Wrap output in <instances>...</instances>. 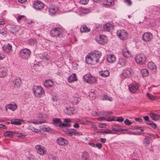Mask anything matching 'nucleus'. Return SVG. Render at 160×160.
<instances>
[{"label": "nucleus", "instance_id": "1", "mask_svg": "<svg viewBox=\"0 0 160 160\" xmlns=\"http://www.w3.org/2000/svg\"><path fill=\"white\" fill-rule=\"evenodd\" d=\"M101 56V52L95 51L94 52L89 53L86 56V61L88 64L94 65L98 62Z\"/></svg>", "mask_w": 160, "mask_h": 160}, {"label": "nucleus", "instance_id": "2", "mask_svg": "<svg viewBox=\"0 0 160 160\" xmlns=\"http://www.w3.org/2000/svg\"><path fill=\"white\" fill-rule=\"evenodd\" d=\"M63 30L60 28H54L50 30V36L53 37L57 38L58 37L61 38L63 37Z\"/></svg>", "mask_w": 160, "mask_h": 160}, {"label": "nucleus", "instance_id": "3", "mask_svg": "<svg viewBox=\"0 0 160 160\" xmlns=\"http://www.w3.org/2000/svg\"><path fill=\"white\" fill-rule=\"evenodd\" d=\"M83 79L85 82L91 84L96 83L97 82L96 77L89 74L84 75L83 77Z\"/></svg>", "mask_w": 160, "mask_h": 160}, {"label": "nucleus", "instance_id": "4", "mask_svg": "<svg viewBox=\"0 0 160 160\" xmlns=\"http://www.w3.org/2000/svg\"><path fill=\"white\" fill-rule=\"evenodd\" d=\"M32 90L34 94L37 97H41L44 93L42 88L40 86H34Z\"/></svg>", "mask_w": 160, "mask_h": 160}, {"label": "nucleus", "instance_id": "5", "mask_svg": "<svg viewBox=\"0 0 160 160\" xmlns=\"http://www.w3.org/2000/svg\"><path fill=\"white\" fill-rule=\"evenodd\" d=\"M136 62L140 64H144L146 62L147 57L143 54H140L136 55L135 58Z\"/></svg>", "mask_w": 160, "mask_h": 160}, {"label": "nucleus", "instance_id": "6", "mask_svg": "<svg viewBox=\"0 0 160 160\" xmlns=\"http://www.w3.org/2000/svg\"><path fill=\"white\" fill-rule=\"evenodd\" d=\"M31 51L27 48H24L21 50L20 55L21 58L24 59H27L30 56Z\"/></svg>", "mask_w": 160, "mask_h": 160}, {"label": "nucleus", "instance_id": "7", "mask_svg": "<svg viewBox=\"0 0 160 160\" xmlns=\"http://www.w3.org/2000/svg\"><path fill=\"white\" fill-rule=\"evenodd\" d=\"M117 34L119 38L121 40H124L127 38L128 35V33L123 30L121 29L117 31Z\"/></svg>", "mask_w": 160, "mask_h": 160}, {"label": "nucleus", "instance_id": "8", "mask_svg": "<svg viewBox=\"0 0 160 160\" xmlns=\"http://www.w3.org/2000/svg\"><path fill=\"white\" fill-rule=\"evenodd\" d=\"M35 148L37 152L42 155H45L47 152L46 149L43 146L40 145H37Z\"/></svg>", "mask_w": 160, "mask_h": 160}, {"label": "nucleus", "instance_id": "9", "mask_svg": "<svg viewBox=\"0 0 160 160\" xmlns=\"http://www.w3.org/2000/svg\"><path fill=\"white\" fill-rule=\"evenodd\" d=\"M44 6V4L40 1H35L33 3V7L36 9H42L43 8Z\"/></svg>", "mask_w": 160, "mask_h": 160}, {"label": "nucleus", "instance_id": "10", "mask_svg": "<svg viewBox=\"0 0 160 160\" xmlns=\"http://www.w3.org/2000/svg\"><path fill=\"white\" fill-rule=\"evenodd\" d=\"M152 34L149 32L145 33L142 36V39L145 42H149L152 39Z\"/></svg>", "mask_w": 160, "mask_h": 160}, {"label": "nucleus", "instance_id": "11", "mask_svg": "<svg viewBox=\"0 0 160 160\" xmlns=\"http://www.w3.org/2000/svg\"><path fill=\"white\" fill-rule=\"evenodd\" d=\"M122 74L124 78L130 76L131 74V69L130 68L124 69L122 73Z\"/></svg>", "mask_w": 160, "mask_h": 160}, {"label": "nucleus", "instance_id": "12", "mask_svg": "<svg viewBox=\"0 0 160 160\" xmlns=\"http://www.w3.org/2000/svg\"><path fill=\"white\" fill-rule=\"evenodd\" d=\"M23 122V120L19 119H12L11 120V123L16 125H20Z\"/></svg>", "mask_w": 160, "mask_h": 160}, {"label": "nucleus", "instance_id": "13", "mask_svg": "<svg viewBox=\"0 0 160 160\" xmlns=\"http://www.w3.org/2000/svg\"><path fill=\"white\" fill-rule=\"evenodd\" d=\"M57 142L59 145L61 146H63L68 144L67 140L62 138H58Z\"/></svg>", "mask_w": 160, "mask_h": 160}, {"label": "nucleus", "instance_id": "14", "mask_svg": "<svg viewBox=\"0 0 160 160\" xmlns=\"http://www.w3.org/2000/svg\"><path fill=\"white\" fill-rule=\"evenodd\" d=\"M48 10L49 14L51 15H54L58 10L57 7L53 5L51 6L49 8Z\"/></svg>", "mask_w": 160, "mask_h": 160}, {"label": "nucleus", "instance_id": "15", "mask_svg": "<svg viewBox=\"0 0 160 160\" xmlns=\"http://www.w3.org/2000/svg\"><path fill=\"white\" fill-rule=\"evenodd\" d=\"M113 25L110 23H107L103 25V28L104 31H109L111 29H113Z\"/></svg>", "mask_w": 160, "mask_h": 160}, {"label": "nucleus", "instance_id": "16", "mask_svg": "<svg viewBox=\"0 0 160 160\" xmlns=\"http://www.w3.org/2000/svg\"><path fill=\"white\" fill-rule=\"evenodd\" d=\"M122 53L123 56L126 58H129L131 56L130 52L126 48L122 49Z\"/></svg>", "mask_w": 160, "mask_h": 160}, {"label": "nucleus", "instance_id": "17", "mask_svg": "<svg viewBox=\"0 0 160 160\" xmlns=\"http://www.w3.org/2000/svg\"><path fill=\"white\" fill-rule=\"evenodd\" d=\"M107 60L110 63L113 62L115 60V57L113 54L108 55L107 56Z\"/></svg>", "mask_w": 160, "mask_h": 160}, {"label": "nucleus", "instance_id": "18", "mask_svg": "<svg viewBox=\"0 0 160 160\" xmlns=\"http://www.w3.org/2000/svg\"><path fill=\"white\" fill-rule=\"evenodd\" d=\"M126 63V60L123 58H121L119 59L118 62V65L119 67L124 66Z\"/></svg>", "mask_w": 160, "mask_h": 160}, {"label": "nucleus", "instance_id": "19", "mask_svg": "<svg viewBox=\"0 0 160 160\" xmlns=\"http://www.w3.org/2000/svg\"><path fill=\"white\" fill-rule=\"evenodd\" d=\"M66 109L65 110V112L66 113H67L68 114L70 115L71 114H73L75 113V111L74 109L72 108H66Z\"/></svg>", "mask_w": 160, "mask_h": 160}, {"label": "nucleus", "instance_id": "20", "mask_svg": "<svg viewBox=\"0 0 160 160\" xmlns=\"http://www.w3.org/2000/svg\"><path fill=\"white\" fill-rule=\"evenodd\" d=\"M129 88L130 92L134 93L138 90V87L137 85L135 86L133 84H130L129 86Z\"/></svg>", "mask_w": 160, "mask_h": 160}, {"label": "nucleus", "instance_id": "21", "mask_svg": "<svg viewBox=\"0 0 160 160\" xmlns=\"http://www.w3.org/2000/svg\"><path fill=\"white\" fill-rule=\"evenodd\" d=\"M21 83V80L20 78L15 79L13 81V84L14 87L16 88H18Z\"/></svg>", "mask_w": 160, "mask_h": 160}, {"label": "nucleus", "instance_id": "22", "mask_svg": "<svg viewBox=\"0 0 160 160\" xmlns=\"http://www.w3.org/2000/svg\"><path fill=\"white\" fill-rule=\"evenodd\" d=\"M3 50L6 52H9L12 50V46L10 44L4 45L2 47Z\"/></svg>", "mask_w": 160, "mask_h": 160}, {"label": "nucleus", "instance_id": "23", "mask_svg": "<svg viewBox=\"0 0 160 160\" xmlns=\"http://www.w3.org/2000/svg\"><path fill=\"white\" fill-rule=\"evenodd\" d=\"M7 74V69L4 67L0 68V77H4Z\"/></svg>", "mask_w": 160, "mask_h": 160}, {"label": "nucleus", "instance_id": "24", "mask_svg": "<svg viewBox=\"0 0 160 160\" xmlns=\"http://www.w3.org/2000/svg\"><path fill=\"white\" fill-rule=\"evenodd\" d=\"M28 122L34 123L36 124H40L42 123H45L46 122V120H42L40 121H38V120H35L34 121L30 120L28 121Z\"/></svg>", "mask_w": 160, "mask_h": 160}, {"label": "nucleus", "instance_id": "25", "mask_svg": "<svg viewBox=\"0 0 160 160\" xmlns=\"http://www.w3.org/2000/svg\"><path fill=\"white\" fill-rule=\"evenodd\" d=\"M77 81V78L76 74L75 73H73L68 78V81L69 82H72L74 81Z\"/></svg>", "mask_w": 160, "mask_h": 160}, {"label": "nucleus", "instance_id": "26", "mask_svg": "<svg viewBox=\"0 0 160 160\" xmlns=\"http://www.w3.org/2000/svg\"><path fill=\"white\" fill-rule=\"evenodd\" d=\"M16 133V132H12L9 131H7L4 133V136L5 137L11 138L14 136Z\"/></svg>", "mask_w": 160, "mask_h": 160}, {"label": "nucleus", "instance_id": "27", "mask_svg": "<svg viewBox=\"0 0 160 160\" xmlns=\"http://www.w3.org/2000/svg\"><path fill=\"white\" fill-rule=\"evenodd\" d=\"M53 84V82L50 80H47L44 83L45 86L47 88L51 87Z\"/></svg>", "mask_w": 160, "mask_h": 160}, {"label": "nucleus", "instance_id": "28", "mask_svg": "<svg viewBox=\"0 0 160 160\" xmlns=\"http://www.w3.org/2000/svg\"><path fill=\"white\" fill-rule=\"evenodd\" d=\"M149 115L154 120H157L159 119L160 118V116L159 115L154 113L152 112H151L149 114Z\"/></svg>", "mask_w": 160, "mask_h": 160}, {"label": "nucleus", "instance_id": "29", "mask_svg": "<svg viewBox=\"0 0 160 160\" xmlns=\"http://www.w3.org/2000/svg\"><path fill=\"white\" fill-rule=\"evenodd\" d=\"M80 32H89L90 31V29L88 28L86 26L83 25L80 28Z\"/></svg>", "mask_w": 160, "mask_h": 160}, {"label": "nucleus", "instance_id": "30", "mask_svg": "<svg viewBox=\"0 0 160 160\" xmlns=\"http://www.w3.org/2000/svg\"><path fill=\"white\" fill-rule=\"evenodd\" d=\"M52 121L54 125L59 127L61 122L60 119V118H53L52 120Z\"/></svg>", "mask_w": 160, "mask_h": 160}, {"label": "nucleus", "instance_id": "31", "mask_svg": "<svg viewBox=\"0 0 160 160\" xmlns=\"http://www.w3.org/2000/svg\"><path fill=\"white\" fill-rule=\"evenodd\" d=\"M89 158V154L87 152H84L82 153V159L83 160H88Z\"/></svg>", "mask_w": 160, "mask_h": 160}, {"label": "nucleus", "instance_id": "32", "mask_svg": "<svg viewBox=\"0 0 160 160\" xmlns=\"http://www.w3.org/2000/svg\"><path fill=\"white\" fill-rule=\"evenodd\" d=\"M103 3L106 5L110 6L114 4V2L113 0H104Z\"/></svg>", "mask_w": 160, "mask_h": 160}, {"label": "nucleus", "instance_id": "33", "mask_svg": "<svg viewBox=\"0 0 160 160\" xmlns=\"http://www.w3.org/2000/svg\"><path fill=\"white\" fill-rule=\"evenodd\" d=\"M99 74L101 76L103 77H106L108 76L109 75V72L107 70L102 71L99 72Z\"/></svg>", "mask_w": 160, "mask_h": 160}, {"label": "nucleus", "instance_id": "34", "mask_svg": "<svg viewBox=\"0 0 160 160\" xmlns=\"http://www.w3.org/2000/svg\"><path fill=\"white\" fill-rule=\"evenodd\" d=\"M7 107L8 109L14 111L17 108V106L16 104H8L7 105Z\"/></svg>", "mask_w": 160, "mask_h": 160}, {"label": "nucleus", "instance_id": "35", "mask_svg": "<svg viewBox=\"0 0 160 160\" xmlns=\"http://www.w3.org/2000/svg\"><path fill=\"white\" fill-rule=\"evenodd\" d=\"M148 66L150 70H153L156 68L155 64L152 62H149L148 64Z\"/></svg>", "mask_w": 160, "mask_h": 160}, {"label": "nucleus", "instance_id": "36", "mask_svg": "<svg viewBox=\"0 0 160 160\" xmlns=\"http://www.w3.org/2000/svg\"><path fill=\"white\" fill-rule=\"evenodd\" d=\"M99 41L102 42L106 43L107 41V38L106 37L102 35H100L99 36Z\"/></svg>", "mask_w": 160, "mask_h": 160}, {"label": "nucleus", "instance_id": "37", "mask_svg": "<svg viewBox=\"0 0 160 160\" xmlns=\"http://www.w3.org/2000/svg\"><path fill=\"white\" fill-rule=\"evenodd\" d=\"M141 72L143 77H146L149 75L148 71L145 69H142Z\"/></svg>", "mask_w": 160, "mask_h": 160}, {"label": "nucleus", "instance_id": "38", "mask_svg": "<svg viewBox=\"0 0 160 160\" xmlns=\"http://www.w3.org/2000/svg\"><path fill=\"white\" fill-rule=\"evenodd\" d=\"M80 100V98L78 97H73L72 98V102L73 104H77Z\"/></svg>", "mask_w": 160, "mask_h": 160}, {"label": "nucleus", "instance_id": "39", "mask_svg": "<svg viewBox=\"0 0 160 160\" xmlns=\"http://www.w3.org/2000/svg\"><path fill=\"white\" fill-rule=\"evenodd\" d=\"M101 99L102 100H108L109 101H112V99L111 97H108L106 95H104L102 97V98Z\"/></svg>", "mask_w": 160, "mask_h": 160}, {"label": "nucleus", "instance_id": "40", "mask_svg": "<svg viewBox=\"0 0 160 160\" xmlns=\"http://www.w3.org/2000/svg\"><path fill=\"white\" fill-rule=\"evenodd\" d=\"M28 43L32 46H34L36 44L37 41L35 40L31 39L28 42Z\"/></svg>", "mask_w": 160, "mask_h": 160}, {"label": "nucleus", "instance_id": "41", "mask_svg": "<svg viewBox=\"0 0 160 160\" xmlns=\"http://www.w3.org/2000/svg\"><path fill=\"white\" fill-rule=\"evenodd\" d=\"M127 130H128V129H117L116 128H112V131H113L114 132H122L123 131H127Z\"/></svg>", "mask_w": 160, "mask_h": 160}, {"label": "nucleus", "instance_id": "42", "mask_svg": "<svg viewBox=\"0 0 160 160\" xmlns=\"http://www.w3.org/2000/svg\"><path fill=\"white\" fill-rule=\"evenodd\" d=\"M30 129H31L32 131L36 132H40L41 131L40 129H38L33 127H31Z\"/></svg>", "mask_w": 160, "mask_h": 160}, {"label": "nucleus", "instance_id": "43", "mask_svg": "<svg viewBox=\"0 0 160 160\" xmlns=\"http://www.w3.org/2000/svg\"><path fill=\"white\" fill-rule=\"evenodd\" d=\"M42 130L46 132L51 131H52V129L49 127H43L41 128Z\"/></svg>", "mask_w": 160, "mask_h": 160}, {"label": "nucleus", "instance_id": "44", "mask_svg": "<svg viewBox=\"0 0 160 160\" xmlns=\"http://www.w3.org/2000/svg\"><path fill=\"white\" fill-rule=\"evenodd\" d=\"M42 58L43 61L48 60L50 59V56L48 55H44L42 56Z\"/></svg>", "mask_w": 160, "mask_h": 160}, {"label": "nucleus", "instance_id": "45", "mask_svg": "<svg viewBox=\"0 0 160 160\" xmlns=\"http://www.w3.org/2000/svg\"><path fill=\"white\" fill-rule=\"evenodd\" d=\"M124 124L127 125H131L132 124V122L130 121L129 119H126L124 121Z\"/></svg>", "mask_w": 160, "mask_h": 160}, {"label": "nucleus", "instance_id": "46", "mask_svg": "<svg viewBox=\"0 0 160 160\" xmlns=\"http://www.w3.org/2000/svg\"><path fill=\"white\" fill-rule=\"evenodd\" d=\"M70 126V125L68 123H62V122H61V123L59 126L60 128L62 127H69Z\"/></svg>", "mask_w": 160, "mask_h": 160}, {"label": "nucleus", "instance_id": "47", "mask_svg": "<svg viewBox=\"0 0 160 160\" xmlns=\"http://www.w3.org/2000/svg\"><path fill=\"white\" fill-rule=\"evenodd\" d=\"M103 133L105 134H113L114 133L112 132L111 130L109 129H107L106 130L103 131Z\"/></svg>", "mask_w": 160, "mask_h": 160}, {"label": "nucleus", "instance_id": "48", "mask_svg": "<svg viewBox=\"0 0 160 160\" xmlns=\"http://www.w3.org/2000/svg\"><path fill=\"white\" fill-rule=\"evenodd\" d=\"M147 97L149 98L150 99H152L155 98V97L154 96L149 93H147Z\"/></svg>", "mask_w": 160, "mask_h": 160}, {"label": "nucleus", "instance_id": "49", "mask_svg": "<svg viewBox=\"0 0 160 160\" xmlns=\"http://www.w3.org/2000/svg\"><path fill=\"white\" fill-rule=\"evenodd\" d=\"M143 142L144 143L147 144V145H149L150 143V140L147 138H145L143 139Z\"/></svg>", "mask_w": 160, "mask_h": 160}, {"label": "nucleus", "instance_id": "50", "mask_svg": "<svg viewBox=\"0 0 160 160\" xmlns=\"http://www.w3.org/2000/svg\"><path fill=\"white\" fill-rule=\"evenodd\" d=\"M141 128L140 127H138V126H131V128L132 129H138V130H140L141 131H143V129H140Z\"/></svg>", "mask_w": 160, "mask_h": 160}, {"label": "nucleus", "instance_id": "51", "mask_svg": "<svg viewBox=\"0 0 160 160\" xmlns=\"http://www.w3.org/2000/svg\"><path fill=\"white\" fill-rule=\"evenodd\" d=\"M72 135H79V133L77 132L76 131L75 129H73L72 131Z\"/></svg>", "mask_w": 160, "mask_h": 160}, {"label": "nucleus", "instance_id": "52", "mask_svg": "<svg viewBox=\"0 0 160 160\" xmlns=\"http://www.w3.org/2000/svg\"><path fill=\"white\" fill-rule=\"evenodd\" d=\"M89 96L90 97H92V98H94V97H95V92L94 91L93 92H92V91H91L90 92H89Z\"/></svg>", "mask_w": 160, "mask_h": 160}, {"label": "nucleus", "instance_id": "53", "mask_svg": "<svg viewBox=\"0 0 160 160\" xmlns=\"http://www.w3.org/2000/svg\"><path fill=\"white\" fill-rule=\"evenodd\" d=\"M88 2V0H81L80 1V3L83 5L87 4Z\"/></svg>", "mask_w": 160, "mask_h": 160}, {"label": "nucleus", "instance_id": "54", "mask_svg": "<svg viewBox=\"0 0 160 160\" xmlns=\"http://www.w3.org/2000/svg\"><path fill=\"white\" fill-rule=\"evenodd\" d=\"M7 33V31L5 30L4 29H0V34L2 35H4Z\"/></svg>", "mask_w": 160, "mask_h": 160}, {"label": "nucleus", "instance_id": "55", "mask_svg": "<svg viewBox=\"0 0 160 160\" xmlns=\"http://www.w3.org/2000/svg\"><path fill=\"white\" fill-rule=\"evenodd\" d=\"M123 121V119L122 117H118L116 119V121L119 122H122Z\"/></svg>", "mask_w": 160, "mask_h": 160}, {"label": "nucleus", "instance_id": "56", "mask_svg": "<svg viewBox=\"0 0 160 160\" xmlns=\"http://www.w3.org/2000/svg\"><path fill=\"white\" fill-rule=\"evenodd\" d=\"M124 2L129 5H130L132 4V2L130 0H125Z\"/></svg>", "mask_w": 160, "mask_h": 160}, {"label": "nucleus", "instance_id": "57", "mask_svg": "<svg viewBox=\"0 0 160 160\" xmlns=\"http://www.w3.org/2000/svg\"><path fill=\"white\" fill-rule=\"evenodd\" d=\"M135 120L136 121H137L140 123L142 122V119L138 118H135Z\"/></svg>", "mask_w": 160, "mask_h": 160}, {"label": "nucleus", "instance_id": "58", "mask_svg": "<svg viewBox=\"0 0 160 160\" xmlns=\"http://www.w3.org/2000/svg\"><path fill=\"white\" fill-rule=\"evenodd\" d=\"M95 145L98 148H101L102 147V144L100 143H97Z\"/></svg>", "mask_w": 160, "mask_h": 160}, {"label": "nucleus", "instance_id": "59", "mask_svg": "<svg viewBox=\"0 0 160 160\" xmlns=\"http://www.w3.org/2000/svg\"><path fill=\"white\" fill-rule=\"evenodd\" d=\"M0 129H7V126L3 124H0Z\"/></svg>", "mask_w": 160, "mask_h": 160}, {"label": "nucleus", "instance_id": "60", "mask_svg": "<svg viewBox=\"0 0 160 160\" xmlns=\"http://www.w3.org/2000/svg\"><path fill=\"white\" fill-rule=\"evenodd\" d=\"M112 112H106L104 113L103 114V115L106 116L107 114L110 115L112 114Z\"/></svg>", "mask_w": 160, "mask_h": 160}, {"label": "nucleus", "instance_id": "61", "mask_svg": "<svg viewBox=\"0 0 160 160\" xmlns=\"http://www.w3.org/2000/svg\"><path fill=\"white\" fill-rule=\"evenodd\" d=\"M91 127L94 130V131L96 132L97 131L96 130L97 129V127H96V125H92L91 126Z\"/></svg>", "mask_w": 160, "mask_h": 160}, {"label": "nucleus", "instance_id": "62", "mask_svg": "<svg viewBox=\"0 0 160 160\" xmlns=\"http://www.w3.org/2000/svg\"><path fill=\"white\" fill-rule=\"evenodd\" d=\"M99 126L100 128H102L106 127V125L105 124H104L100 123L99 124Z\"/></svg>", "mask_w": 160, "mask_h": 160}, {"label": "nucleus", "instance_id": "63", "mask_svg": "<svg viewBox=\"0 0 160 160\" xmlns=\"http://www.w3.org/2000/svg\"><path fill=\"white\" fill-rule=\"evenodd\" d=\"M108 121H116V120L114 118H108L107 120Z\"/></svg>", "mask_w": 160, "mask_h": 160}, {"label": "nucleus", "instance_id": "64", "mask_svg": "<svg viewBox=\"0 0 160 160\" xmlns=\"http://www.w3.org/2000/svg\"><path fill=\"white\" fill-rule=\"evenodd\" d=\"M24 15H19V16H18V20H21V19L24 18Z\"/></svg>", "mask_w": 160, "mask_h": 160}]
</instances>
